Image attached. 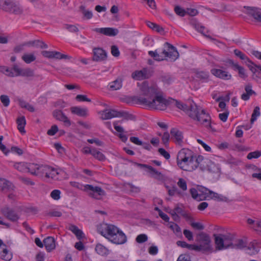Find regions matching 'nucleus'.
Segmentation results:
<instances>
[{
    "label": "nucleus",
    "mask_w": 261,
    "mask_h": 261,
    "mask_svg": "<svg viewBox=\"0 0 261 261\" xmlns=\"http://www.w3.org/2000/svg\"><path fill=\"white\" fill-rule=\"evenodd\" d=\"M140 87L141 94L132 97V101L135 104L141 105L148 107L150 109L161 111L165 110L169 106L174 105L177 108L185 112L188 115L191 110V105H187L177 100L169 97L166 99L162 92L156 85H149L148 82L144 81Z\"/></svg>",
    "instance_id": "f257e3e1"
},
{
    "label": "nucleus",
    "mask_w": 261,
    "mask_h": 261,
    "mask_svg": "<svg viewBox=\"0 0 261 261\" xmlns=\"http://www.w3.org/2000/svg\"><path fill=\"white\" fill-rule=\"evenodd\" d=\"M188 116L207 129L215 130L211 125V117L210 114L193 102L191 104V110L188 112Z\"/></svg>",
    "instance_id": "f03ea898"
},
{
    "label": "nucleus",
    "mask_w": 261,
    "mask_h": 261,
    "mask_svg": "<svg viewBox=\"0 0 261 261\" xmlns=\"http://www.w3.org/2000/svg\"><path fill=\"white\" fill-rule=\"evenodd\" d=\"M148 54L154 60L158 61H161L164 60H167V58L170 61L174 62L179 57V53L176 48L168 42L164 45V48L162 49L160 54L158 50L155 51H149Z\"/></svg>",
    "instance_id": "7ed1b4c3"
},
{
    "label": "nucleus",
    "mask_w": 261,
    "mask_h": 261,
    "mask_svg": "<svg viewBox=\"0 0 261 261\" xmlns=\"http://www.w3.org/2000/svg\"><path fill=\"white\" fill-rule=\"evenodd\" d=\"M196 156L194 153L188 148H182L177 155V164L182 170L192 172L194 167L193 165Z\"/></svg>",
    "instance_id": "20e7f679"
},
{
    "label": "nucleus",
    "mask_w": 261,
    "mask_h": 261,
    "mask_svg": "<svg viewBox=\"0 0 261 261\" xmlns=\"http://www.w3.org/2000/svg\"><path fill=\"white\" fill-rule=\"evenodd\" d=\"M196 241L197 242L199 252L204 253L212 252V241L208 234L204 232H200L196 237Z\"/></svg>",
    "instance_id": "39448f33"
},
{
    "label": "nucleus",
    "mask_w": 261,
    "mask_h": 261,
    "mask_svg": "<svg viewBox=\"0 0 261 261\" xmlns=\"http://www.w3.org/2000/svg\"><path fill=\"white\" fill-rule=\"evenodd\" d=\"M193 165L195 167L192 169V171L197 169L198 167L202 171L207 170L210 172H215L216 168L215 164L211 160L207 158H204L201 155L196 157Z\"/></svg>",
    "instance_id": "423d86ee"
},
{
    "label": "nucleus",
    "mask_w": 261,
    "mask_h": 261,
    "mask_svg": "<svg viewBox=\"0 0 261 261\" xmlns=\"http://www.w3.org/2000/svg\"><path fill=\"white\" fill-rule=\"evenodd\" d=\"M97 230L102 236L110 241L118 232V228L114 225L101 223L98 225Z\"/></svg>",
    "instance_id": "0eeeda50"
},
{
    "label": "nucleus",
    "mask_w": 261,
    "mask_h": 261,
    "mask_svg": "<svg viewBox=\"0 0 261 261\" xmlns=\"http://www.w3.org/2000/svg\"><path fill=\"white\" fill-rule=\"evenodd\" d=\"M3 9L15 15H20L23 13V9L20 5L13 1H6L3 5Z\"/></svg>",
    "instance_id": "6e6552de"
},
{
    "label": "nucleus",
    "mask_w": 261,
    "mask_h": 261,
    "mask_svg": "<svg viewBox=\"0 0 261 261\" xmlns=\"http://www.w3.org/2000/svg\"><path fill=\"white\" fill-rule=\"evenodd\" d=\"M84 191L87 192L89 196L96 199H100V197L105 195L106 193L100 187L93 186L91 185H85Z\"/></svg>",
    "instance_id": "1a4fd4ad"
},
{
    "label": "nucleus",
    "mask_w": 261,
    "mask_h": 261,
    "mask_svg": "<svg viewBox=\"0 0 261 261\" xmlns=\"http://www.w3.org/2000/svg\"><path fill=\"white\" fill-rule=\"evenodd\" d=\"M36 166H34L31 171V174L36 176L43 177L44 175L45 177L49 178V174L51 171V167L48 165H39L35 164Z\"/></svg>",
    "instance_id": "9d476101"
},
{
    "label": "nucleus",
    "mask_w": 261,
    "mask_h": 261,
    "mask_svg": "<svg viewBox=\"0 0 261 261\" xmlns=\"http://www.w3.org/2000/svg\"><path fill=\"white\" fill-rule=\"evenodd\" d=\"M0 212L3 216L13 222H17L19 219V216L17 213L8 206H5L1 208Z\"/></svg>",
    "instance_id": "9b49d317"
},
{
    "label": "nucleus",
    "mask_w": 261,
    "mask_h": 261,
    "mask_svg": "<svg viewBox=\"0 0 261 261\" xmlns=\"http://www.w3.org/2000/svg\"><path fill=\"white\" fill-rule=\"evenodd\" d=\"M13 69L16 72V76H22L27 77L34 76V70L30 68H21L18 65H13Z\"/></svg>",
    "instance_id": "f8f14e48"
},
{
    "label": "nucleus",
    "mask_w": 261,
    "mask_h": 261,
    "mask_svg": "<svg viewBox=\"0 0 261 261\" xmlns=\"http://www.w3.org/2000/svg\"><path fill=\"white\" fill-rule=\"evenodd\" d=\"M244 8L247 11L246 14L252 17L256 21L261 22L260 9L255 7L244 6Z\"/></svg>",
    "instance_id": "ddd939ff"
},
{
    "label": "nucleus",
    "mask_w": 261,
    "mask_h": 261,
    "mask_svg": "<svg viewBox=\"0 0 261 261\" xmlns=\"http://www.w3.org/2000/svg\"><path fill=\"white\" fill-rule=\"evenodd\" d=\"M92 60L96 62L105 61L107 58V52L101 48H94L93 50Z\"/></svg>",
    "instance_id": "4468645a"
},
{
    "label": "nucleus",
    "mask_w": 261,
    "mask_h": 261,
    "mask_svg": "<svg viewBox=\"0 0 261 261\" xmlns=\"http://www.w3.org/2000/svg\"><path fill=\"white\" fill-rule=\"evenodd\" d=\"M136 165L140 168H146L149 169V173L151 174V177L158 180H163L164 179V175L160 172L158 171L155 169L152 166L142 164L140 163H136Z\"/></svg>",
    "instance_id": "2eb2a0df"
},
{
    "label": "nucleus",
    "mask_w": 261,
    "mask_h": 261,
    "mask_svg": "<svg viewBox=\"0 0 261 261\" xmlns=\"http://www.w3.org/2000/svg\"><path fill=\"white\" fill-rule=\"evenodd\" d=\"M93 31L108 36H115L118 33L117 29L113 28H95Z\"/></svg>",
    "instance_id": "dca6fc26"
},
{
    "label": "nucleus",
    "mask_w": 261,
    "mask_h": 261,
    "mask_svg": "<svg viewBox=\"0 0 261 261\" xmlns=\"http://www.w3.org/2000/svg\"><path fill=\"white\" fill-rule=\"evenodd\" d=\"M35 164H27L23 162L16 163L14 164V167L17 170L24 172H28L31 173L34 166H36Z\"/></svg>",
    "instance_id": "f3484780"
},
{
    "label": "nucleus",
    "mask_w": 261,
    "mask_h": 261,
    "mask_svg": "<svg viewBox=\"0 0 261 261\" xmlns=\"http://www.w3.org/2000/svg\"><path fill=\"white\" fill-rule=\"evenodd\" d=\"M54 117L57 120L64 122L65 125L69 126L71 122L67 117L61 110H56L53 113Z\"/></svg>",
    "instance_id": "a211bd4d"
},
{
    "label": "nucleus",
    "mask_w": 261,
    "mask_h": 261,
    "mask_svg": "<svg viewBox=\"0 0 261 261\" xmlns=\"http://www.w3.org/2000/svg\"><path fill=\"white\" fill-rule=\"evenodd\" d=\"M150 76L147 72V70L146 68H143L141 70H137L133 72L132 74V77L138 81H141L144 79L149 78Z\"/></svg>",
    "instance_id": "6ab92c4d"
},
{
    "label": "nucleus",
    "mask_w": 261,
    "mask_h": 261,
    "mask_svg": "<svg viewBox=\"0 0 261 261\" xmlns=\"http://www.w3.org/2000/svg\"><path fill=\"white\" fill-rule=\"evenodd\" d=\"M127 238L125 234L118 229V232L116 233L110 240L111 242L116 244H122L126 242Z\"/></svg>",
    "instance_id": "aec40b11"
},
{
    "label": "nucleus",
    "mask_w": 261,
    "mask_h": 261,
    "mask_svg": "<svg viewBox=\"0 0 261 261\" xmlns=\"http://www.w3.org/2000/svg\"><path fill=\"white\" fill-rule=\"evenodd\" d=\"M14 185L9 181L4 179H0V190L4 192H8L13 191Z\"/></svg>",
    "instance_id": "412c9836"
},
{
    "label": "nucleus",
    "mask_w": 261,
    "mask_h": 261,
    "mask_svg": "<svg viewBox=\"0 0 261 261\" xmlns=\"http://www.w3.org/2000/svg\"><path fill=\"white\" fill-rule=\"evenodd\" d=\"M119 111L115 110H105L102 112L101 119L103 120L110 119L114 117H118Z\"/></svg>",
    "instance_id": "4be33fe9"
},
{
    "label": "nucleus",
    "mask_w": 261,
    "mask_h": 261,
    "mask_svg": "<svg viewBox=\"0 0 261 261\" xmlns=\"http://www.w3.org/2000/svg\"><path fill=\"white\" fill-rule=\"evenodd\" d=\"M212 73L215 76L225 80H230L231 77L230 74L228 72L218 69H213L211 70Z\"/></svg>",
    "instance_id": "5701e85b"
},
{
    "label": "nucleus",
    "mask_w": 261,
    "mask_h": 261,
    "mask_svg": "<svg viewBox=\"0 0 261 261\" xmlns=\"http://www.w3.org/2000/svg\"><path fill=\"white\" fill-rule=\"evenodd\" d=\"M170 134L172 138L175 140L176 143L181 144L182 143L184 137L181 132L176 128H173L171 129Z\"/></svg>",
    "instance_id": "b1692460"
},
{
    "label": "nucleus",
    "mask_w": 261,
    "mask_h": 261,
    "mask_svg": "<svg viewBox=\"0 0 261 261\" xmlns=\"http://www.w3.org/2000/svg\"><path fill=\"white\" fill-rule=\"evenodd\" d=\"M224 245L225 249L228 248L233 249L234 237L233 234L227 233L223 234Z\"/></svg>",
    "instance_id": "393cba45"
},
{
    "label": "nucleus",
    "mask_w": 261,
    "mask_h": 261,
    "mask_svg": "<svg viewBox=\"0 0 261 261\" xmlns=\"http://www.w3.org/2000/svg\"><path fill=\"white\" fill-rule=\"evenodd\" d=\"M213 236L214 237L216 249L218 250L225 249L223 241V234H214Z\"/></svg>",
    "instance_id": "a878e982"
},
{
    "label": "nucleus",
    "mask_w": 261,
    "mask_h": 261,
    "mask_svg": "<svg viewBox=\"0 0 261 261\" xmlns=\"http://www.w3.org/2000/svg\"><path fill=\"white\" fill-rule=\"evenodd\" d=\"M252 85L248 84L245 86V93H243L241 95V98L245 101H247L249 99L250 96L252 95H256V92L252 89Z\"/></svg>",
    "instance_id": "bb28decb"
},
{
    "label": "nucleus",
    "mask_w": 261,
    "mask_h": 261,
    "mask_svg": "<svg viewBox=\"0 0 261 261\" xmlns=\"http://www.w3.org/2000/svg\"><path fill=\"white\" fill-rule=\"evenodd\" d=\"M44 245L48 251H50L55 248V241L54 238L48 237L43 240Z\"/></svg>",
    "instance_id": "cd10ccee"
},
{
    "label": "nucleus",
    "mask_w": 261,
    "mask_h": 261,
    "mask_svg": "<svg viewBox=\"0 0 261 261\" xmlns=\"http://www.w3.org/2000/svg\"><path fill=\"white\" fill-rule=\"evenodd\" d=\"M0 72L8 77H16V72L14 71L13 67L10 69L8 66H0Z\"/></svg>",
    "instance_id": "c85d7f7f"
},
{
    "label": "nucleus",
    "mask_w": 261,
    "mask_h": 261,
    "mask_svg": "<svg viewBox=\"0 0 261 261\" xmlns=\"http://www.w3.org/2000/svg\"><path fill=\"white\" fill-rule=\"evenodd\" d=\"M198 189L201 200H205L210 197L212 191L203 186H199Z\"/></svg>",
    "instance_id": "c756f323"
},
{
    "label": "nucleus",
    "mask_w": 261,
    "mask_h": 261,
    "mask_svg": "<svg viewBox=\"0 0 261 261\" xmlns=\"http://www.w3.org/2000/svg\"><path fill=\"white\" fill-rule=\"evenodd\" d=\"M71 112L81 117H85L87 115V110L77 107H72L70 108Z\"/></svg>",
    "instance_id": "7c9ffc66"
},
{
    "label": "nucleus",
    "mask_w": 261,
    "mask_h": 261,
    "mask_svg": "<svg viewBox=\"0 0 261 261\" xmlns=\"http://www.w3.org/2000/svg\"><path fill=\"white\" fill-rule=\"evenodd\" d=\"M69 230L72 231L79 240H81L84 237L83 231L75 225H70L69 227Z\"/></svg>",
    "instance_id": "2f4dec72"
},
{
    "label": "nucleus",
    "mask_w": 261,
    "mask_h": 261,
    "mask_svg": "<svg viewBox=\"0 0 261 261\" xmlns=\"http://www.w3.org/2000/svg\"><path fill=\"white\" fill-rule=\"evenodd\" d=\"M122 79L117 78L114 81L110 83V88L112 90H119L122 86Z\"/></svg>",
    "instance_id": "473e14b6"
},
{
    "label": "nucleus",
    "mask_w": 261,
    "mask_h": 261,
    "mask_svg": "<svg viewBox=\"0 0 261 261\" xmlns=\"http://www.w3.org/2000/svg\"><path fill=\"white\" fill-rule=\"evenodd\" d=\"M17 128L19 131L22 133L24 134L25 130L24 129V126L26 124V121L25 117L22 116L17 119Z\"/></svg>",
    "instance_id": "72a5a7b5"
},
{
    "label": "nucleus",
    "mask_w": 261,
    "mask_h": 261,
    "mask_svg": "<svg viewBox=\"0 0 261 261\" xmlns=\"http://www.w3.org/2000/svg\"><path fill=\"white\" fill-rule=\"evenodd\" d=\"M233 53L237 57L244 61L245 64H247V62H248L249 63L254 64V63L240 50L236 49L234 50Z\"/></svg>",
    "instance_id": "f704fd0d"
},
{
    "label": "nucleus",
    "mask_w": 261,
    "mask_h": 261,
    "mask_svg": "<svg viewBox=\"0 0 261 261\" xmlns=\"http://www.w3.org/2000/svg\"><path fill=\"white\" fill-rule=\"evenodd\" d=\"M96 252L99 255L104 256L109 254V250L100 244H97L95 247Z\"/></svg>",
    "instance_id": "c9c22d12"
},
{
    "label": "nucleus",
    "mask_w": 261,
    "mask_h": 261,
    "mask_svg": "<svg viewBox=\"0 0 261 261\" xmlns=\"http://www.w3.org/2000/svg\"><path fill=\"white\" fill-rule=\"evenodd\" d=\"M195 76L197 79L206 82L209 77L208 72L204 71H198L195 73Z\"/></svg>",
    "instance_id": "e433bc0d"
},
{
    "label": "nucleus",
    "mask_w": 261,
    "mask_h": 261,
    "mask_svg": "<svg viewBox=\"0 0 261 261\" xmlns=\"http://www.w3.org/2000/svg\"><path fill=\"white\" fill-rule=\"evenodd\" d=\"M209 197L218 201H226L227 199L226 197H224L212 191L211 192V194L210 195Z\"/></svg>",
    "instance_id": "4c0bfd02"
},
{
    "label": "nucleus",
    "mask_w": 261,
    "mask_h": 261,
    "mask_svg": "<svg viewBox=\"0 0 261 261\" xmlns=\"http://www.w3.org/2000/svg\"><path fill=\"white\" fill-rule=\"evenodd\" d=\"M22 60L27 64H30L34 61L36 58L33 54H25L22 56Z\"/></svg>",
    "instance_id": "58836bf2"
},
{
    "label": "nucleus",
    "mask_w": 261,
    "mask_h": 261,
    "mask_svg": "<svg viewBox=\"0 0 261 261\" xmlns=\"http://www.w3.org/2000/svg\"><path fill=\"white\" fill-rule=\"evenodd\" d=\"M161 79L162 81L167 85L171 84L174 81V78L169 74L163 75L161 76Z\"/></svg>",
    "instance_id": "ea45409f"
},
{
    "label": "nucleus",
    "mask_w": 261,
    "mask_h": 261,
    "mask_svg": "<svg viewBox=\"0 0 261 261\" xmlns=\"http://www.w3.org/2000/svg\"><path fill=\"white\" fill-rule=\"evenodd\" d=\"M260 115L259 107L256 106L254 108L253 113L251 115V118L250 119V122L253 124L254 122L256 120L257 117L259 116Z\"/></svg>",
    "instance_id": "a19ab883"
},
{
    "label": "nucleus",
    "mask_w": 261,
    "mask_h": 261,
    "mask_svg": "<svg viewBox=\"0 0 261 261\" xmlns=\"http://www.w3.org/2000/svg\"><path fill=\"white\" fill-rule=\"evenodd\" d=\"M118 117H123L126 120H135V117L127 112L119 111Z\"/></svg>",
    "instance_id": "79ce46f5"
},
{
    "label": "nucleus",
    "mask_w": 261,
    "mask_h": 261,
    "mask_svg": "<svg viewBox=\"0 0 261 261\" xmlns=\"http://www.w3.org/2000/svg\"><path fill=\"white\" fill-rule=\"evenodd\" d=\"M1 257L2 259L9 261L12 258V255L9 253L7 249H4L2 252L1 254Z\"/></svg>",
    "instance_id": "37998d69"
},
{
    "label": "nucleus",
    "mask_w": 261,
    "mask_h": 261,
    "mask_svg": "<svg viewBox=\"0 0 261 261\" xmlns=\"http://www.w3.org/2000/svg\"><path fill=\"white\" fill-rule=\"evenodd\" d=\"M246 243L242 239L236 241L233 243V249H242L246 247Z\"/></svg>",
    "instance_id": "c03bdc74"
},
{
    "label": "nucleus",
    "mask_w": 261,
    "mask_h": 261,
    "mask_svg": "<svg viewBox=\"0 0 261 261\" xmlns=\"http://www.w3.org/2000/svg\"><path fill=\"white\" fill-rule=\"evenodd\" d=\"M95 158L99 160V161H103L105 160V156L99 151L95 148H93V153L92 154Z\"/></svg>",
    "instance_id": "a18cd8bd"
},
{
    "label": "nucleus",
    "mask_w": 261,
    "mask_h": 261,
    "mask_svg": "<svg viewBox=\"0 0 261 261\" xmlns=\"http://www.w3.org/2000/svg\"><path fill=\"white\" fill-rule=\"evenodd\" d=\"M247 253L249 255H254L257 253L258 250L254 246L253 243H250L247 248Z\"/></svg>",
    "instance_id": "49530a36"
},
{
    "label": "nucleus",
    "mask_w": 261,
    "mask_h": 261,
    "mask_svg": "<svg viewBox=\"0 0 261 261\" xmlns=\"http://www.w3.org/2000/svg\"><path fill=\"white\" fill-rule=\"evenodd\" d=\"M190 192L193 199L198 201H201L198 189H196L194 188H191L190 190Z\"/></svg>",
    "instance_id": "de8ad7c7"
},
{
    "label": "nucleus",
    "mask_w": 261,
    "mask_h": 261,
    "mask_svg": "<svg viewBox=\"0 0 261 261\" xmlns=\"http://www.w3.org/2000/svg\"><path fill=\"white\" fill-rule=\"evenodd\" d=\"M53 58H56L57 59H65L69 60L71 57L68 55L62 54L60 52L55 51H54Z\"/></svg>",
    "instance_id": "09e8293b"
},
{
    "label": "nucleus",
    "mask_w": 261,
    "mask_h": 261,
    "mask_svg": "<svg viewBox=\"0 0 261 261\" xmlns=\"http://www.w3.org/2000/svg\"><path fill=\"white\" fill-rule=\"evenodd\" d=\"M168 194L171 196H174L175 193L178 194L179 196L182 195L181 192L178 190L177 188L175 185L171 187V189H168Z\"/></svg>",
    "instance_id": "8fccbe9b"
},
{
    "label": "nucleus",
    "mask_w": 261,
    "mask_h": 261,
    "mask_svg": "<svg viewBox=\"0 0 261 261\" xmlns=\"http://www.w3.org/2000/svg\"><path fill=\"white\" fill-rule=\"evenodd\" d=\"M80 9L82 11L83 14H84L85 17L86 19H91L92 16L93 14L91 11L86 10L85 9V7L84 6H80Z\"/></svg>",
    "instance_id": "3c124183"
},
{
    "label": "nucleus",
    "mask_w": 261,
    "mask_h": 261,
    "mask_svg": "<svg viewBox=\"0 0 261 261\" xmlns=\"http://www.w3.org/2000/svg\"><path fill=\"white\" fill-rule=\"evenodd\" d=\"M261 156V151L256 150L253 152H249L247 155V159L251 160L252 159H257Z\"/></svg>",
    "instance_id": "603ef678"
},
{
    "label": "nucleus",
    "mask_w": 261,
    "mask_h": 261,
    "mask_svg": "<svg viewBox=\"0 0 261 261\" xmlns=\"http://www.w3.org/2000/svg\"><path fill=\"white\" fill-rule=\"evenodd\" d=\"M64 28L71 33H77L79 31L78 28L75 25L65 24Z\"/></svg>",
    "instance_id": "864d4df0"
},
{
    "label": "nucleus",
    "mask_w": 261,
    "mask_h": 261,
    "mask_svg": "<svg viewBox=\"0 0 261 261\" xmlns=\"http://www.w3.org/2000/svg\"><path fill=\"white\" fill-rule=\"evenodd\" d=\"M169 228L177 235L181 234V229L177 224L173 222L171 223L170 224Z\"/></svg>",
    "instance_id": "5fc2aeb1"
},
{
    "label": "nucleus",
    "mask_w": 261,
    "mask_h": 261,
    "mask_svg": "<svg viewBox=\"0 0 261 261\" xmlns=\"http://www.w3.org/2000/svg\"><path fill=\"white\" fill-rule=\"evenodd\" d=\"M174 209L176 211V212L177 214H179L180 215H181L183 217H184L186 219H190L191 217L190 216L188 215V214H187L184 210L183 209L179 207V206L177 205L175 208Z\"/></svg>",
    "instance_id": "6e6d98bb"
},
{
    "label": "nucleus",
    "mask_w": 261,
    "mask_h": 261,
    "mask_svg": "<svg viewBox=\"0 0 261 261\" xmlns=\"http://www.w3.org/2000/svg\"><path fill=\"white\" fill-rule=\"evenodd\" d=\"M177 186L183 191L187 189V182L185 180L182 178H180L177 183Z\"/></svg>",
    "instance_id": "4d7b16f0"
},
{
    "label": "nucleus",
    "mask_w": 261,
    "mask_h": 261,
    "mask_svg": "<svg viewBox=\"0 0 261 261\" xmlns=\"http://www.w3.org/2000/svg\"><path fill=\"white\" fill-rule=\"evenodd\" d=\"M0 100L3 105L6 107H7L10 104L9 97L6 95H2L0 96Z\"/></svg>",
    "instance_id": "13d9d810"
},
{
    "label": "nucleus",
    "mask_w": 261,
    "mask_h": 261,
    "mask_svg": "<svg viewBox=\"0 0 261 261\" xmlns=\"http://www.w3.org/2000/svg\"><path fill=\"white\" fill-rule=\"evenodd\" d=\"M147 239L148 238L146 234H141L137 237L136 241L138 243H143L147 241Z\"/></svg>",
    "instance_id": "bf43d9fd"
},
{
    "label": "nucleus",
    "mask_w": 261,
    "mask_h": 261,
    "mask_svg": "<svg viewBox=\"0 0 261 261\" xmlns=\"http://www.w3.org/2000/svg\"><path fill=\"white\" fill-rule=\"evenodd\" d=\"M61 192L59 190H54L50 193L51 197L54 200H59L61 196Z\"/></svg>",
    "instance_id": "052dcab7"
},
{
    "label": "nucleus",
    "mask_w": 261,
    "mask_h": 261,
    "mask_svg": "<svg viewBox=\"0 0 261 261\" xmlns=\"http://www.w3.org/2000/svg\"><path fill=\"white\" fill-rule=\"evenodd\" d=\"M239 71V76L243 79H245L247 77V75L245 73V70L242 66H239L236 69Z\"/></svg>",
    "instance_id": "680f3d73"
},
{
    "label": "nucleus",
    "mask_w": 261,
    "mask_h": 261,
    "mask_svg": "<svg viewBox=\"0 0 261 261\" xmlns=\"http://www.w3.org/2000/svg\"><path fill=\"white\" fill-rule=\"evenodd\" d=\"M175 12L178 15L180 16H184L186 14V12L184 9L178 6H177L174 8Z\"/></svg>",
    "instance_id": "e2e57ef3"
},
{
    "label": "nucleus",
    "mask_w": 261,
    "mask_h": 261,
    "mask_svg": "<svg viewBox=\"0 0 261 261\" xmlns=\"http://www.w3.org/2000/svg\"><path fill=\"white\" fill-rule=\"evenodd\" d=\"M49 174V178H50L53 179H58V175L59 173L55 169L51 167V171Z\"/></svg>",
    "instance_id": "0e129e2a"
},
{
    "label": "nucleus",
    "mask_w": 261,
    "mask_h": 261,
    "mask_svg": "<svg viewBox=\"0 0 261 261\" xmlns=\"http://www.w3.org/2000/svg\"><path fill=\"white\" fill-rule=\"evenodd\" d=\"M58 131V126L56 125H53L51 128L47 130V134L49 136H54Z\"/></svg>",
    "instance_id": "69168bd1"
},
{
    "label": "nucleus",
    "mask_w": 261,
    "mask_h": 261,
    "mask_svg": "<svg viewBox=\"0 0 261 261\" xmlns=\"http://www.w3.org/2000/svg\"><path fill=\"white\" fill-rule=\"evenodd\" d=\"M158 151L160 153V154L163 156L166 160H168L170 159V154L164 148H159Z\"/></svg>",
    "instance_id": "338daca9"
},
{
    "label": "nucleus",
    "mask_w": 261,
    "mask_h": 261,
    "mask_svg": "<svg viewBox=\"0 0 261 261\" xmlns=\"http://www.w3.org/2000/svg\"><path fill=\"white\" fill-rule=\"evenodd\" d=\"M111 54L113 56L115 57H118L119 56L120 52L117 46L112 45L111 46Z\"/></svg>",
    "instance_id": "774afa93"
}]
</instances>
